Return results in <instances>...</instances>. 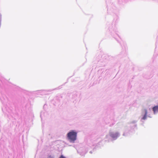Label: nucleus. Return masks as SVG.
Here are the masks:
<instances>
[{"label": "nucleus", "mask_w": 158, "mask_h": 158, "mask_svg": "<svg viewBox=\"0 0 158 158\" xmlns=\"http://www.w3.org/2000/svg\"><path fill=\"white\" fill-rule=\"evenodd\" d=\"M152 110L154 113L158 112V106H155L152 108Z\"/></svg>", "instance_id": "3"}, {"label": "nucleus", "mask_w": 158, "mask_h": 158, "mask_svg": "<svg viewBox=\"0 0 158 158\" xmlns=\"http://www.w3.org/2000/svg\"><path fill=\"white\" fill-rule=\"evenodd\" d=\"M60 158H64V157L63 156H61Z\"/></svg>", "instance_id": "4"}, {"label": "nucleus", "mask_w": 158, "mask_h": 158, "mask_svg": "<svg viewBox=\"0 0 158 158\" xmlns=\"http://www.w3.org/2000/svg\"><path fill=\"white\" fill-rule=\"evenodd\" d=\"M143 112L144 113V115L143 117L142 118V119L143 120H145L147 118V110L146 109H144L143 110Z\"/></svg>", "instance_id": "2"}, {"label": "nucleus", "mask_w": 158, "mask_h": 158, "mask_svg": "<svg viewBox=\"0 0 158 158\" xmlns=\"http://www.w3.org/2000/svg\"><path fill=\"white\" fill-rule=\"evenodd\" d=\"M77 133L72 131L69 132L67 134V137L71 142H74L76 139Z\"/></svg>", "instance_id": "1"}]
</instances>
